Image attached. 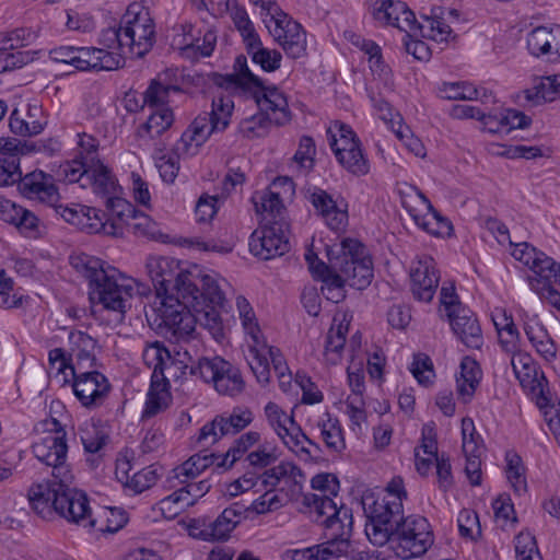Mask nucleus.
<instances>
[{
  "label": "nucleus",
  "instance_id": "ea45409f",
  "mask_svg": "<svg viewBox=\"0 0 560 560\" xmlns=\"http://www.w3.org/2000/svg\"><path fill=\"white\" fill-rule=\"evenodd\" d=\"M524 331L537 353L546 361L551 362L557 357V346L547 329L539 323L526 324Z\"/></svg>",
  "mask_w": 560,
  "mask_h": 560
},
{
  "label": "nucleus",
  "instance_id": "69168bd1",
  "mask_svg": "<svg viewBox=\"0 0 560 560\" xmlns=\"http://www.w3.org/2000/svg\"><path fill=\"white\" fill-rule=\"evenodd\" d=\"M96 518L101 523L98 529L107 533L118 532L128 522L127 513L119 508H107Z\"/></svg>",
  "mask_w": 560,
  "mask_h": 560
},
{
  "label": "nucleus",
  "instance_id": "6ab92c4d",
  "mask_svg": "<svg viewBox=\"0 0 560 560\" xmlns=\"http://www.w3.org/2000/svg\"><path fill=\"white\" fill-rule=\"evenodd\" d=\"M247 362L256 380L261 385H267L270 381V363L275 374H281L289 371L283 354L278 348L268 346L265 337L259 339V345L248 342Z\"/></svg>",
  "mask_w": 560,
  "mask_h": 560
},
{
  "label": "nucleus",
  "instance_id": "c9c22d12",
  "mask_svg": "<svg viewBox=\"0 0 560 560\" xmlns=\"http://www.w3.org/2000/svg\"><path fill=\"white\" fill-rule=\"evenodd\" d=\"M161 380H151V385L147 394L145 406L142 411V419L152 418L166 410L172 402L170 385Z\"/></svg>",
  "mask_w": 560,
  "mask_h": 560
},
{
  "label": "nucleus",
  "instance_id": "9d476101",
  "mask_svg": "<svg viewBox=\"0 0 560 560\" xmlns=\"http://www.w3.org/2000/svg\"><path fill=\"white\" fill-rule=\"evenodd\" d=\"M397 557L411 559L421 557L433 544V534L428 520L420 515L405 516L390 537Z\"/></svg>",
  "mask_w": 560,
  "mask_h": 560
},
{
  "label": "nucleus",
  "instance_id": "c85d7f7f",
  "mask_svg": "<svg viewBox=\"0 0 560 560\" xmlns=\"http://www.w3.org/2000/svg\"><path fill=\"white\" fill-rule=\"evenodd\" d=\"M122 67L121 57L105 54L96 47H77L74 69L78 71H112Z\"/></svg>",
  "mask_w": 560,
  "mask_h": 560
},
{
  "label": "nucleus",
  "instance_id": "a211bd4d",
  "mask_svg": "<svg viewBox=\"0 0 560 560\" xmlns=\"http://www.w3.org/2000/svg\"><path fill=\"white\" fill-rule=\"evenodd\" d=\"M69 369L74 377L73 393L82 406L96 408L103 405L112 388L107 377L98 371Z\"/></svg>",
  "mask_w": 560,
  "mask_h": 560
},
{
  "label": "nucleus",
  "instance_id": "f03ea898",
  "mask_svg": "<svg viewBox=\"0 0 560 560\" xmlns=\"http://www.w3.org/2000/svg\"><path fill=\"white\" fill-rule=\"evenodd\" d=\"M334 272L323 278L322 294L334 303L346 298L345 285L363 290L373 279V262L366 247L358 240L345 238L339 249L328 250Z\"/></svg>",
  "mask_w": 560,
  "mask_h": 560
},
{
  "label": "nucleus",
  "instance_id": "423d86ee",
  "mask_svg": "<svg viewBox=\"0 0 560 560\" xmlns=\"http://www.w3.org/2000/svg\"><path fill=\"white\" fill-rule=\"evenodd\" d=\"M233 72L240 75L246 84V93H249L260 109L261 114L243 121L242 132L247 137L259 136L258 129L265 122H273L283 126L291 120V112L285 95L276 85H266L264 80L254 74L247 65V58L240 55L235 58Z\"/></svg>",
  "mask_w": 560,
  "mask_h": 560
},
{
  "label": "nucleus",
  "instance_id": "b1692460",
  "mask_svg": "<svg viewBox=\"0 0 560 560\" xmlns=\"http://www.w3.org/2000/svg\"><path fill=\"white\" fill-rule=\"evenodd\" d=\"M410 279L413 298L420 302H431L440 281L434 259L430 256L421 257L411 268Z\"/></svg>",
  "mask_w": 560,
  "mask_h": 560
},
{
  "label": "nucleus",
  "instance_id": "603ef678",
  "mask_svg": "<svg viewBox=\"0 0 560 560\" xmlns=\"http://www.w3.org/2000/svg\"><path fill=\"white\" fill-rule=\"evenodd\" d=\"M142 357L144 363L153 369L151 380H163L161 365L170 361V351L164 345L159 341L148 345L143 350Z\"/></svg>",
  "mask_w": 560,
  "mask_h": 560
},
{
  "label": "nucleus",
  "instance_id": "393cba45",
  "mask_svg": "<svg viewBox=\"0 0 560 560\" xmlns=\"http://www.w3.org/2000/svg\"><path fill=\"white\" fill-rule=\"evenodd\" d=\"M223 130L206 113L198 115L183 132L176 151L185 155H196L209 137Z\"/></svg>",
  "mask_w": 560,
  "mask_h": 560
},
{
  "label": "nucleus",
  "instance_id": "39448f33",
  "mask_svg": "<svg viewBox=\"0 0 560 560\" xmlns=\"http://www.w3.org/2000/svg\"><path fill=\"white\" fill-rule=\"evenodd\" d=\"M404 479L392 478L382 493L368 491L362 497L366 516L365 533L370 541L383 546L390 540L393 532L405 517L402 502L407 500Z\"/></svg>",
  "mask_w": 560,
  "mask_h": 560
},
{
  "label": "nucleus",
  "instance_id": "dca6fc26",
  "mask_svg": "<svg viewBox=\"0 0 560 560\" xmlns=\"http://www.w3.org/2000/svg\"><path fill=\"white\" fill-rule=\"evenodd\" d=\"M56 213L85 233L121 236L120 223H109L107 214L100 209L81 205L73 207L60 205L56 208Z\"/></svg>",
  "mask_w": 560,
  "mask_h": 560
},
{
  "label": "nucleus",
  "instance_id": "a19ab883",
  "mask_svg": "<svg viewBox=\"0 0 560 560\" xmlns=\"http://www.w3.org/2000/svg\"><path fill=\"white\" fill-rule=\"evenodd\" d=\"M128 460L118 463L116 474H122V477H118L119 480L124 481L128 488L135 491V493L143 492L152 487L158 480V472L153 466H148L135 472L131 477L128 474Z\"/></svg>",
  "mask_w": 560,
  "mask_h": 560
},
{
  "label": "nucleus",
  "instance_id": "3c124183",
  "mask_svg": "<svg viewBox=\"0 0 560 560\" xmlns=\"http://www.w3.org/2000/svg\"><path fill=\"white\" fill-rule=\"evenodd\" d=\"M343 151V153L338 152V156H336L342 167L354 176H363L369 173L370 164L363 154L361 145Z\"/></svg>",
  "mask_w": 560,
  "mask_h": 560
},
{
  "label": "nucleus",
  "instance_id": "72a5a7b5",
  "mask_svg": "<svg viewBox=\"0 0 560 560\" xmlns=\"http://www.w3.org/2000/svg\"><path fill=\"white\" fill-rule=\"evenodd\" d=\"M511 354V365L521 384L537 383V385L532 386V390L539 399L546 402L547 398L544 394V387L541 382L536 378L537 371L532 357L521 352V350Z\"/></svg>",
  "mask_w": 560,
  "mask_h": 560
},
{
  "label": "nucleus",
  "instance_id": "7c9ffc66",
  "mask_svg": "<svg viewBox=\"0 0 560 560\" xmlns=\"http://www.w3.org/2000/svg\"><path fill=\"white\" fill-rule=\"evenodd\" d=\"M310 201L331 230H340L347 223V212L337 206V202L327 191L315 188L311 194Z\"/></svg>",
  "mask_w": 560,
  "mask_h": 560
},
{
  "label": "nucleus",
  "instance_id": "2f4dec72",
  "mask_svg": "<svg viewBox=\"0 0 560 560\" xmlns=\"http://www.w3.org/2000/svg\"><path fill=\"white\" fill-rule=\"evenodd\" d=\"M511 255L517 261L522 262L529 270H532L537 277L539 275H546L550 272L549 267L553 266V259L547 256L544 252L537 249L527 242L513 244Z\"/></svg>",
  "mask_w": 560,
  "mask_h": 560
},
{
  "label": "nucleus",
  "instance_id": "37998d69",
  "mask_svg": "<svg viewBox=\"0 0 560 560\" xmlns=\"http://www.w3.org/2000/svg\"><path fill=\"white\" fill-rule=\"evenodd\" d=\"M98 44L105 49V54L119 55L122 60V67L125 66V59L129 57L127 51L128 44L122 38V23L118 26H112L101 32L98 37Z\"/></svg>",
  "mask_w": 560,
  "mask_h": 560
},
{
  "label": "nucleus",
  "instance_id": "c756f323",
  "mask_svg": "<svg viewBox=\"0 0 560 560\" xmlns=\"http://www.w3.org/2000/svg\"><path fill=\"white\" fill-rule=\"evenodd\" d=\"M71 358L75 360V371L92 369L96 365L97 341L83 331H71L69 335Z\"/></svg>",
  "mask_w": 560,
  "mask_h": 560
},
{
  "label": "nucleus",
  "instance_id": "ddd939ff",
  "mask_svg": "<svg viewBox=\"0 0 560 560\" xmlns=\"http://www.w3.org/2000/svg\"><path fill=\"white\" fill-rule=\"evenodd\" d=\"M122 38L129 57L142 58L155 43V25L148 11L133 12L130 8L121 18Z\"/></svg>",
  "mask_w": 560,
  "mask_h": 560
},
{
  "label": "nucleus",
  "instance_id": "7ed1b4c3",
  "mask_svg": "<svg viewBox=\"0 0 560 560\" xmlns=\"http://www.w3.org/2000/svg\"><path fill=\"white\" fill-rule=\"evenodd\" d=\"M71 265L90 283V300L104 308L126 313L130 307L133 281L125 277L115 267L100 258L80 254L71 257Z\"/></svg>",
  "mask_w": 560,
  "mask_h": 560
},
{
  "label": "nucleus",
  "instance_id": "0eeeda50",
  "mask_svg": "<svg viewBox=\"0 0 560 560\" xmlns=\"http://www.w3.org/2000/svg\"><path fill=\"white\" fill-rule=\"evenodd\" d=\"M320 513H329V517L320 518L326 533V541L312 546L307 552L315 560H330L349 553L351 547L350 537L352 534L353 517L351 509L336 511L329 501L322 502Z\"/></svg>",
  "mask_w": 560,
  "mask_h": 560
},
{
  "label": "nucleus",
  "instance_id": "2eb2a0df",
  "mask_svg": "<svg viewBox=\"0 0 560 560\" xmlns=\"http://www.w3.org/2000/svg\"><path fill=\"white\" fill-rule=\"evenodd\" d=\"M312 489L319 491V493H305L302 495L300 512L307 514L308 517L318 522L320 518L329 517V513H320L322 506L320 503L325 501H329L330 504L334 505L336 511H341V509H349L343 503H338L336 499L338 498V493L340 490V485L338 478L332 474H318L314 476L311 480Z\"/></svg>",
  "mask_w": 560,
  "mask_h": 560
},
{
  "label": "nucleus",
  "instance_id": "f3484780",
  "mask_svg": "<svg viewBox=\"0 0 560 560\" xmlns=\"http://www.w3.org/2000/svg\"><path fill=\"white\" fill-rule=\"evenodd\" d=\"M160 328L162 334L170 340L187 342L196 331V318L192 310L183 302H161Z\"/></svg>",
  "mask_w": 560,
  "mask_h": 560
},
{
  "label": "nucleus",
  "instance_id": "cd10ccee",
  "mask_svg": "<svg viewBox=\"0 0 560 560\" xmlns=\"http://www.w3.org/2000/svg\"><path fill=\"white\" fill-rule=\"evenodd\" d=\"M219 458H221V456L215 453L199 452L194 454L183 464L171 470L167 477L170 487L176 488L177 483H187L196 479L209 467H217Z\"/></svg>",
  "mask_w": 560,
  "mask_h": 560
},
{
  "label": "nucleus",
  "instance_id": "c03bdc74",
  "mask_svg": "<svg viewBox=\"0 0 560 560\" xmlns=\"http://www.w3.org/2000/svg\"><path fill=\"white\" fill-rule=\"evenodd\" d=\"M532 119L524 113L516 109H505L498 114H492L489 130L493 132L511 131L512 129H524L528 127Z\"/></svg>",
  "mask_w": 560,
  "mask_h": 560
},
{
  "label": "nucleus",
  "instance_id": "864d4df0",
  "mask_svg": "<svg viewBox=\"0 0 560 560\" xmlns=\"http://www.w3.org/2000/svg\"><path fill=\"white\" fill-rule=\"evenodd\" d=\"M347 327L338 325L337 328L331 327L327 334L325 342V360L329 364H337L341 360V352L346 343Z\"/></svg>",
  "mask_w": 560,
  "mask_h": 560
},
{
  "label": "nucleus",
  "instance_id": "09e8293b",
  "mask_svg": "<svg viewBox=\"0 0 560 560\" xmlns=\"http://www.w3.org/2000/svg\"><path fill=\"white\" fill-rule=\"evenodd\" d=\"M236 307L242 319L246 336L249 338L248 342H256L259 345V339L264 337L260 327L257 323L255 312L250 306L249 302L244 296H237Z\"/></svg>",
  "mask_w": 560,
  "mask_h": 560
},
{
  "label": "nucleus",
  "instance_id": "58836bf2",
  "mask_svg": "<svg viewBox=\"0 0 560 560\" xmlns=\"http://www.w3.org/2000/svg\"><path fill=\"white\" fill-rule=\"evenodd\" d=\"M481 371L476 360L465 357L460 362V377L457 378V393L468 402L479 385Z\"/></svg>",
  "mask_w": 560,
  "mask_h": 560
},
{
  "label": "nucleus",
  "instance_id": "6e6d98bb",
  "mask_svg": "<svg viewBox=\"0 0 560 560\" xmlns=\"http://www.w3.org/2000/svg\"><path fill=\"white\" fill-rule=\"evenodd\" d=\"M194 504V499L187 497L184 489L179 488L172 494L162 499L159 503L160 511L165 518L172 520Z\"/></svg>",
  "mask_w": 560,
  "mask_h": 560
},
{
  "label": "nucleus",
  "instance_id": "4d7b16f0",
  "mask_svg": "<svg viewBox=\"0 0 560 560\" xmlns=\"http://www.w3.org/2000/svg\"><path fill=\"white\" fill-rule=\"evenodd\" d=\"M279 458V453L276 447L270 444L259 445L256 450L250 451L245 456V462L248 464L254 471L261 472L267 468L273 465Z\"/></svg>",
  "mask_w": 560,
  "mask_h": 560
},
{
  "label": "nucleus",
  "instance_id": "f257e3e1",
  "mask_svg": "<svg viewBox=\"0 0 560 560\" xmlns=\"http://www.w3.org/2000/svg\"><path fill=\"white\" fill-rule=\"evenodd\" d=\"M148 275L151 278L158 298L161 302H183L192 304L200 290L211 296L213 302L220 301L218 280L207 273H202L198 266L191 269H183L179 261L172 257L151 256L145 264Z\"/></svg>",
  "mask_w": 560,
  "mask_h": 560
},
{
  "label": "nucleus",
  "instance_id": "f704fd0d",
  "mask_svg": "<svg viewBox=\"0 0 560 560\" xmlns=\"http://www.w3.org/2000/svg\"><path fill=\"white\" fill-rule=\"evenodd\" d=\"M225 5L235 28L243 38L246 49L255 48L259 44V35L249 20L245 8L240 5L237 0H226Z\"/></svg>",
  "mask_w": 560,
  "mask_h": 560
},
{
  "label": "nucleus",
  "instance_id": "4c0bfd02",
  "mask_svg": "<svg viewBox=\"0 0 560 560\" xmlns=\"http://www.w3.org/2000/svg\"><path fill=\"white\" fill-rule=\"evenodd\" d=\"M260 441V433L257 431H248L241 436H238L225 454L220 455L219 462L217 463V468H230L246 456L253 446L258 444Z\"/></svg>",
  "mask_w": 560,
  "mask_h": 560
},
{
  "label": "nucleus",
  "instance_id": "13d9d810",
  "mask_svg": "<svg viewBox=\"0 0 560 560\" xmlns=\"http://www.w3.org/2000/svg\"><path fill=\"white\" fill-rule=\"evenodd\" d=\"M260 202H255L256 210L258 212L261 211L264 214V221H273V220H284L282 217V211L284 210L282 200L280 198V192L268 190L264 192L260 197Z\"/></svg>",
  "mask_w": 560,
  "mask_h": 560
},
{
  "label": "nucleus",
  "instance_id": "e2e57ef3",
  "mask_svg": "<svg viewBox=\"0 0 560 560\" xmlns=\"http://www.w3.org/2000/svg\"><path fill=\"white\" fill-rule=\"evenodd\" d=\"M558 92H560V74H553L544 78L535 91H526V100L536 103L539 100L551 102Z\"/></svg>",
  "mask_w": 560,
  "mask_h": 560
},
{
  "label": "nucleus",
  "instance_id": "5701e85b",
  "mask_svg": "<svg viewBox=\"0 0 560 560\" xmlns=\"http://www.w3.org/2000/svg\"><path fill=\"white\" fill-rule=\"evenodd\" d=\"M18 188L19 191L27 199L47 203L51 206L55 211L56 208L60 206L56 205L59 199V194L55 185V178L52 175L43 171L36 170L24 176L21 175Z\"/></svg>",
  "mask_w": 560,
  "mask_h": 560
},
{
  "label": "nucleus",
  "instance_id": "de8ad7c7",
  "mask_svg": "<svg viewBox=\"0 0 560 560\" xmlns=\"http://www.w3.org/2000/svg\"><path fill=\"white\" fill-rule=\"evenodd\" d=\"M106 199V209L110 212V217L108 218L109 223L119 222L121 228V235L124 234L125 228L128 224V221L132 219L136 213V208L126 199L119 198L117 195H112Z\"/></svg>",
  "mask_w": 560,
  "mask_h": 560
},
{
  "label": "nucleus",
  "instance_id": "aec40b11",
  "mask_svg": "<svg viewBox=\"0 0 560 560\" xmlns=\"http://www.w3.org/2000/svg\"><path fill=\"white\" fill-rule=\"evenodd\" d=\"M218 290L221 298L218 302H213L210 299L211 296L206 294V290H200L197 294H194L197 303L194 302L191 305L188 303L184 304L192 310L196 325L199 324L201 327L206 328L217 341H222L224 338V328L222 318L217 308L223 306L225 294L219 282Z\"/></svg>",
  "mask_w": 560,
  "mask_h": 560
},
{
  "label": "nucleus",
  "instance_id": "473e14b6",
  "mask_svg": "<svg viewBox=\"0 0 560 560\" xmlns=\"http://www.w3.org/2000/svg\"><path fill=\"white\" fill-rule=\"evenodd\" d=\"M90 173L86 184L91 185L93 191L104 198L117 195L119 186L112 170L101 160H90Z\"/></svg>",
  "mask_w": 560,
  "mask_h": 560
},
{
  "label": "nucleus",
  "instance_id": "f8f14e48",
  "mask_svg": "<svg viewBox=\"0 0 560 560\" xmlns=\"http://www.w3.org/2000/svg\"><path fill=\"white\" fill-rule=\"evenodd\" d=\"M190 366V374L206 383H213L215 390L222 395L235 396L244 389V381L238 368L221 357L199 358Z\"/></svg>",
  "mask_w": 560,
  "mask_h": 560
},
{
  "label": "nucleus",
  "instance_id": "4be33fe9",
  "mask_svg": "<svg viewBox=\"0 0 560 560\" xmlns=\"http://www.w3.org/2000/svg\"><path fill=\"white\" fill-rule=\"evenodd\" d=\"M174 122V114L168 107H161L151 113L148 120L140 125L136 131V138L141 147H154L156 152L165 149L163 136Z\"/></svg>",
  "mask_w": 560,
  "mask_h": 560
},
{
  "label": "nucleus",
  "instance_id": "338daca9",
  "mask_svg": "<svg viewBox=\"0 0 560 560\" xmlns=\"http://www.w3.org/2000/svg\"><path fill=\"white\" fill-rule=\"evenodd\" d=\"M21 174L20 158L16 154L0 158V187L18 184Z\"/></svg>",
  "mask_w": 560,
  "mask_h": 560
},
{
  "label": "nucleus",
  "instance_id": "4468645a",
  "mask_svg": "<svg viewBox=\"0 0 560 560\" xmlns=\"http://www.w3.org/2000/svg\"><path fill=\"white\" fill-rule=\"evenodd\" d=\"M249 249L264 260L284 255L290 249L289 224L282 219L265 222L252 234Z\"/></svg>",
  "mask_w": 560,
  "mask_h": 560
},
{
  "label": "nucleus",
  "instance_id": "9b49d317",
  "mask_svg": "<svg viewBox=\"0 0 560 560\" xmlns=\"http://www.w3.org/2000/svg\"><path fill=\"white\" fill-rule=\"evenodd\" d=\"M248 518V509L243 502H234L225 508L215 520L198 517L190 520L188 533L205 541L228 540L231 533Z\"/></svg>",
  "mask_w": 560,
  "mask_h": 560
},
{
  "label": "nucleus",
  "instance_id": "5fc2aeb1",
  "mask_svg": "<svg viewBox=\"0 0 560 560\" xmlns=\"http://www.w3.org/2000/svg\"><path fill=\"white\" fill-rule=\"evenodd\" d=\"M250 56L252 61L266 72H273L281 66L282 55L276 49H268L262 47L261 39L255 48L246 49Z\"/></svg>",
  "mask_w": 560,
  "mask_h": 560
},
{
  "label": "nucleus",
  "instance_id": "052dcab7",
  "mask_svg": "<svg viewBox=\"0 0 560 560\" xmlns=\"http://www.w3.org/2000/svg\"><path fill=\"white\" fill-rule=\"evenodd\" d=\"M427 25L420 24L417 31L422 37H428L435 42H446L452 34V28L442 18L438 16L433 11V15L425 18Z\"/></svg>",
  "mask_w": 560,
  "mask_h": 560
},
{
  "label": "nucleus",
  "instance_id": "bf43d9fd",
  "mask_svg": "<svg viewBox=\"0 0 560 560\" xmlns=\"http://www.w3.org/2000/svg\"><path fill=\"white\" fill-rule=\"evenodd\" d=\"M265 416L268 423L280 439H284L289 428L296 424L292 416H288L276 402L272 401H269L265 406Z\"/></svg>",
  "mask_w": 560,
  "mask_h": 560
},
{
  "label": "nucleus",
  "instance_id": "bb28decb",
  "mask_svg": "<svg viewBox=\"0 0 560 560\" xmlns=\"http://www.w3.org/2000/svg\"><path fill=\"white\" fill-rule=\"evenodd\" d=\"M453 332L470 349H480L483 345V337L479 322L468 307H457L454 314L446 316Z\"/></svg>",
  "mask_w": 560,
  "mask_h": 560
},
{
  "label": "nucleus",
  "instance_id": "6e6552de",
  "mask_svg": "<svg viewBox=\"0 0 560 560\" xmlns=\"http://www.w3.org/2000/svg\"><path fill=\"white\" fill-rule=\"evenodd\" d=\"M45 425L47 434L35 442L32 450L38 460L52 468L51 480L60 481L65 486L73 480V475L66 463L68 454L66 431L55 418L46 421Z\"/></svg>",
  "mask_w": 560,
  "mask_h": 560
},
{
  "label": "nucleus",
  "instance_id": "774afa93",
  "mask_svg": "<svg viewBox=\"0 0 560 560\" xmlns=\"http://www.w3.org/2000/svg\"><path fill=\"white\" fill-rule=\"evenodd\" d=\"M125 229L138 236L155 238L158 234V224L140 210H136Z\"/></svg>",
  "mask_w": 560,
  "mask_h": 560
},
{
  "label": "nucleus",
  "instance_id": "412c9836",
  "mask_svg": "<svg viewBox=\"0 0 560 560\" xmlns=\"http://www.w3.org/2000/svg\"><path fill=\"white\" fill-rule=\"evenodd\" d=\"M372 14L375 20L393 25L406 32V37H411V32H417L420 23L417 22L415 13L402 1L395 0H371Z\"/></svg>",
  "mask_w": 560,
  "mask_h": 560
},
{
  "label": "nucleus",
  "instance_id": "a18cd8bd",
  "mask_svg": "<svg viewBox=\"0 0 560 560\" xmlns=\"http://www.w3.org/2000/svg\"><path fill=\"white\" fill-rule=\"evenodd\" d=\"M197 364V360H194L187 348L180 347L176 351L175 357L170 354V361L161 365L163 380L160 382H168L170 378H178L180 374H185L186 370L190 371V366L186 365ZM170 385V383H167Z\"/></svg>",
  "mask_w": 560,
  "mask_h": 560
},
{
  "label": "nucleus",
  "instance_id": "1a4fd4ad",
  "mask_svg": "<svg viewBox=\"0 0 560 560\" xmlns=\"http://www.w3.org/2000/svg\"><path fill=\"white\" fill-rule=\"evenodd\" d=\"M261 16L270 35L282 47L288 57L298 59L305 55V32L301 24L283 12L275 0L269 5L261 7Z\"/></svg>",
  "mask_w": 560,
  "mask_h": 560
},
{
  "label": "nucleus",
  "instance_id": "49530a36",
  "mask_svg": "<svg viewBox=\"0 0 560 560\" xmlns=\"http://www.w3.org/2000/svg\"><path fill=\"white\" fill-rule=\"evenodd\" d=\"M281 440L284 445H287L291 451L296 453L304 460H307L314 456L312 450L306 447L305 443L313 446L315 451H319L318 444L310 440L298 423L293 427H290L284 439Z\"/></svg>",
  "mask_w": 560,
  "mask_h": 560
},
{
  "label": "nucleus",
  "instance_id": "e433bc0d",
  "mask_svg": "<svg viewBox=\"0 0 560 560\" xmlns=\"http://www.w3.org/2000/svg\"><path fill=\"white\" fill-rule=\"evenodd\" d=\"M416 191L417 197L420 199V201L427 207L428 211L432 214L433 219L436 221V224L439 225V230L432 229L431 222L427 221L424 217L419 215L416 213V210L413 208H409L407 201L402 200V207L407 209V211L410 213L412 219L415 220L416 224L423 229L424 231L434 234V235H442V234H448L452 230L451 222L443 218L432 206L430 200L427 198V196L416 187L413 188Z\"/></svg>",
  "mask_w": 560,
  "mask_h": 560
},
{
  "label": "nucleus",
  "instance_id": "8fccbe9b",
  "mask_svg": "<svg viewBox=\"0 0 560 560\" xmlns=\"http://www.w3.org/2000/svg\"><path fill=\"white\" fill-rule=\"evenodd\" d=\"M322 439L326 447L332 453H341L346 448V442L341 425L338 419H331L318 422Z\"/></svg>",
  "mask_w": 560,
  "mask_h": 560
},
{
  "label": "nucleus",
  "instance_id": "79ce46f5",
  "mask_svg": "<svg viewBox=\"0 0 560 560\" xmlns=\"http://www.w3.org/2000/svg\"><path fill=\"white\" fill-rule=\"evenodd\" d=\"M221 433L236 434L247 428L254 420L253 411L244 406H236L230 412L218 416Z\"/></svg>",
  "mask_w": 560,
  "mask_h": 560
},
{
  "label": "nucleus",
  "instance_id": "0e129e2a",
  "mask_svg": "<svg viewBox=\"0 0 560 560\" xmlns=\"http://www.w3.org/2000/svg\"><path fill=\"white\" fill-rule=\"evenodd\" d=\"M234 109V103L229 96H218L212 100L211 112L206 113L212 120L225 130Z\"/></svg>",
  "mask_w": 560,
  "mask_h": 560
},
{
  "label": "nucleus",
  "instance_id": "20e7f679",
  "mask_svg": "<svg viewBox=\"0 0 560 560\" xmlns=\"http://www.w3.org/2000/svg\"><path fill=\"white\" fill-rule=\"evenodd\" d=\"M71 483L63 486L60 481L44 480L33 485L27 493L32 509L44 518L55 511L71 523L96 527L98 520L92 515L86 494L71 488Z\"/></svg>",
  "mask_w": 560,
  "mask_h": 560
},
{
  "label": "nucleus",
  "instance_id": "a878e982",
  "mask_svg": "<svg viewBox=\"0 0 560 560\" xmlns=\"http://www.w3.org/2000/svg\"><path fill=\"white\" fill-rule=\"evenodd\" d=\"M527 49L534 57H547L549 61L560 60V25L538 26L527 34Z\"/></svg>",
  "mask_w": 560,
  "mask_h": 560
},
{
  "label": "nucleus",
  "instance_id": "680f3d73",
  "mask_svg": "<svg viewBox=\"0 0 560 560\" xmlns=\"http://www.w3.org/2000/svg\"><path fill=\"white\" fill-rule=\"evenodd\" d=\"M182 89L177 85H164L153 80L149 88L143 93V105L150 107H158L168 102L171 92H180Z\"/></svg>",
  "mask_w": 560,
  "mask_h": 560
}]
</instances>
